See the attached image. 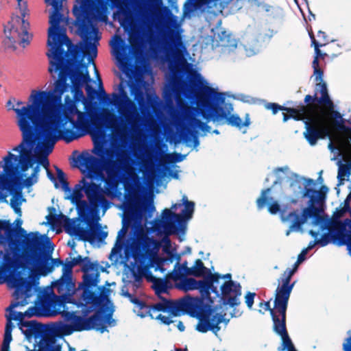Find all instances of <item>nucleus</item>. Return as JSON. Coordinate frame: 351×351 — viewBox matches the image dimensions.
<instances>
[{
    "label": "nucleus",
    "mask_w": 351,
    "mask_h": 351,
    "mask_svg": "<svg viewBox=\"0 0 351 351\" xmlns=\"http://www.w3.org/2000/svg\"><path fill=\"white\" fill-rule=\"evenodd\" d=\"M75 16V25L77 28L85 45L82 43L74 47L53 52L51 55L46 53L49 60V72L58 73V78L55 82L54 88L49 91L33 90L29 97V104L36 106H47L49 103L57 101V106L63 109L62 95L69 88L73 93L75 102L86 100L82 91L84 82H91L87 64L84 62V57L90 51L88 60L93 61L97 56V45L101 36L98 35L99 29L93 25L90 13L84 9L73 8Z\"/></svg>",
    "instance_id": "nucleus-1"
},
{
    "label": "nucleus",
    "mask_w": 351,
    "mask_h": 351,
    "mask_svg": "<svg viewBox=\"0 0 351 351\" xmlns=\"http://www.w3.org/2000/svg\"><path fill=\"white\" fill-rule=\"evenodd\" d=\"M57 101L47 106L28 104L21 109H16L17 125L21 132L22 141L12 149L18 155H10L8 158L18 160L17 167L22 170L29 169L36 163L35 152H52L54 145L59 140L69 143L82 134L64 128L69 119L67 112L60 109Z\"/></svg>",
    "instance_id": "nucleus-2"
},
{
    "label": "nucleus",
    "mask_w": 351,
    "mask_h": 351,
    "mask_svg": "<svg viewBox=\"0 0 351 351\" xmlns=\"http://www.w3.org/2000/svg\"><path fill=\"white\" fill-rule=\"evenodd\" d=\"M319 88L320 97H317V94L306 95L304 99L306 105H301L297 108L285 107L287 110H282L289 113V114L283 113L284 122L291 118L295 121H304L306 129L304 136L311 145H315L319 139L328 136L330 132L329 128L320 116L319 105L324 106L326 109L331 112L335 119H340L334 121L337 129L346 130L342 116L339 112L334 110L333 101L327 94L325 85L322 84Z\"/></svg>",
    "instance_id": "nucleus-3"
},
{
    "label": "nucleus",
    "mask_w": 351,
    "mask_h": 351,
    "mask_svg": "<svg viewBox=\"0 0 351 351\" xmlns=\"http://www.w3.org/2000/svg\"><path fill=\"white\" fill-rule=\"evenodd\" d=\"M188 79L189 84L186 90L189 96L195 99L199 113L208 122L213 121L220 125L226 123L238 129L250 125L249 114H245L243 121L238 114H230L233 108L231 106L226 109L222 106L226 100L223 93L206 86L201 74L196 70L191 69L188 71Z\"/></svg>",
    "instance_id": "nucleus-4"
},
{
    "label": "nucleus",
    "mask_w": 351,
    "mask_h": 351,
    "mask_svg": "<svg viewBox=\"0 0 351 351\" xmlns=\"http://www.w3.org/2000/svg\"><path fill=\"white\" fill-rule=\"evenodd\" d=\"M306 180V184L302 191V197H308L307 206L304 208L301 213L298 210H293L288 211V206H284L280 209V206L277 202L269 204L268 210L275 215L280 212V217L283 222L289 224V230L287 232V235L291 231L300 230L302 226L306 222L308 218L313 219V224L317 225L323 221L321 213L324 211L326 194L328 188L322 185L319 190L308 188V186L314 184L313 179L308 178Z\"/></svg>",
    "instance_id": "nucleus-5"
},
{
    "label": "nucleus",
    "mask_w": 351,
    "mask_h": 351,
    "mask_svg": "<svg viewBox=\"0 0 351 351\" xmlns=\"http://www.w3.org/2000/svg\"><path fill=\"white\" fill-rule=\"evenodd\" d=\"M93 152L99 158L83 152L75 159L79 167H84V169H81L82 173L86 171V176L91 180L104 178L101 165L106 168L110 167L112 162H116V165H124L129 161L128 154L125 152H120L115 154L114 150L105 147L102 143L95 142Z\"/></svg>",
    "instance_id": "nucleus-6"
},
{
    "label": "nucleus",
    "mask_w": 351,
    "mask_h": 351,
    "mask_svg": "<svg viewBox=\"0 0 351 351\" xmlns=\"http://www.w3.org/2000/svg\"><path fill=\"white\" fill-rule=\"evenodd\" d=\"M19 231L25 234L22 254L25 264L31 266L40 276H45L52 272L54 268L49 260L51 252L43 251V236L38 232L26 234V231L21 227Z\"/></svg>",
    "instance_id": "nucleus-7"
},
{
    "label": "nucleus",
    "mask_w": 351,
    "mask_h": 351,
    "mask_svg": "<svg viewBox=\"0 0 351 351\" xmlns=\"http://www.w3.org/2000/svg\"><path fill=\"white\" fill-rule=\"evenodd\" d=\"M10 155H14L11 152L3 158L0 161V168H3V171L0 173V189L10 190V193H14V195L10 200V206L14 211L19 215L21 213V205L23 201H25L22 197L21 180L24 176L23 173L28 169L22 170L21 167L18 166V160L9 158Z\"/></svg>",
    "instance_id": "nucleus-8"
},
{
    "label": "nucleus",
    "mask_w": 351,
    "mask_h": 351,
    "mask_svg": "<svg viewBox=\"0 0 351 351\" xmlns=\"http://www.w3.org/2000/svg\"><path fill=\"white\" fill-rule=\"evenodd\" d=\"M184 206L180 214L176 213L169 208H165L162 213V219H156L153 222V228L158 232H164L166 235H171L179 230V226L190 219L193 214L195 203L189 201L186 196L182 199Z\"/></svg>",
    "instance_id": "nucleus-9"
},
{
    "label": "nucleus",
    "mask_w": 351,
    "mask_h": 351,
    "mask_svg": "<svg viewBox=\"0 0 351 351\" xmlns=\"http://www.w3.org/2000/svg\"><path fill=\"white\" fill-rule=\"evenodd\" d=\"M51 5L54 9L53 12L50 16L49 23L51 26L48 29L47 46L49 47L46 53L51 55L53 52L64 50L63 45H66L67 49L73 48V45L66 34V29L60 26L62 14L60 12L62 8V3L61 0H52Z\"/></svg>",
    "instance_id": "nucleus-10"
},
{
    "label": "nucleus",
    "mask_w": 351,
    "mask_h": 351,
    "mask_svg": "<svg viewBox=\"0 0 351 351\" xmlns=\"http://www.w3.org/2000/svg\"><path fill=\"white\" fill-rule=\"evenodd\" d=\"M70 324L62 326L64 334L69 335L73 331H83L95 329L101 333L107 329V324L111 325L114 320L112 319V313L103 315L101 309H98L89 317H84L71 313L67 320Z\"/></svg>",
    "instance_id": "nucleus-11"
},
{
    "label": "nucleus",
    "mask_w": 351,
    "mask_h": 351,
    "mask_svg": "<svg viewBox=\"0 0 351 351\" xmlns=\"http://www.w3.org/2000/svg\"><path fill=\"white\" fill-rule=\"evenodd\" d=\"M22 15V19L16 16L4 27L5 38L3 40V45L5 48L16 50V44L23 48L29 45L32 38V35L27 31L29 23L24 19L25 14L23 13Z\"/></svg>",
    "instance_id": "nucleus-12"
},
{
    "label": "nucleus",
    "mask_w": 351,
    "mask_h": 351,
    "mask_svg": "<svg viewBox=\"0 0 351 351\" xmlns=\"http://www.w3.org/2000/svg\"><path fill=\"white\" fill-rule=\"evenodd\" d=\"M350 223V219H345L343 221L332 219L327 226H322V230L327 229L328 232L324 233L318 243L322 247L327 245L332 242L338 246L346 245L347 250L351 256V231L346 230V227Z\"/></svg>",
    "instance_id": "nucleus-13"
},
{
    "label": "nucleus",
    "mask_w": 351,
    "mask_h": 351,
    "mask_svg": "<svg viewBox=\"0 0 351 351\" xmlns=\"http://www.w3.org/2000/svg\"><path fill=\"white\" fill-rule=\"evenodd\" d=\"M119 94H112L114 104L117 106L119 114L130 127L131 130L135 132L140 126L141 116L136 104L128 97L122 83L119 84Z\"/></svg>",
    "instance_id": "nucleus-14"
},
{
    "label": "nucleus",
    "mask_w": 351,
    "mask_h": 351,
    "mask_svg": "<svg viewBox=\"0 0 351 351\" xmlns=\"http://www.w3.org/2000/svg\"><path fill=\"white\" fill-rule=\"evenodd\" d=\"M178 27L176 17L171 14L166 21V33L165 34V44L167 51L175 58L182 56L183 50L185 49L180 32L176 29Z\"/></svg>",
    "instance_id": "nucleus-15"
},
{
    "label": "nucleus",
    "mask_w": 351,
    "mask_h": 351,
    "mask_svg": "<svg viewBox=\"0 0 351 351\" xmlns=\"http://www.w3.org/2000/svg\"><path fill=\"white\" fill-rule=\"evenodd\" d=\"M116 162H112L110 167H106L105 169L108 174L106 178H96L104 182V195L114 198L118 195V180L117 174L120 171H127L130 169L129 161L124 165H116Z\"/></svg>",
    "instance_id": "nucleus-16"
},
{
    "label": "nucleus",
    "mask_w": 351,
    "mask_h": 351,
    "mask_svg": "<svg viewBox=\"0 0 351 351\" xmlns=\"http://www.w3.org/2000/svg\"><path fill=\"white\" fill-rule=\"evenodd\" d=\"M194 109L189 106H185L182 111L181 117L176 118V125L180 140L188 143L191 142V136L193 134V130L189 126V124L194 125L196 123V119L194 115Z\"/></svg>",
    "instance_id": "nucleus-17"
},
{
    "label": "nucleus",
    "mask_w": 351,
    "mask_h": 351,
    "mask_svg": "<svg viewBox=\"0 0 351 351\" xmlns=\"http://www.w3.org/2000/svg\"><path fill=\"white\" fill-rule=\"evenodd\" d=\"M12 286L15 288L14 297L16 301L10 304L9 309L27 304V298L30 296L29 292L32 289L31 283L27 278L21 277L19 275L12 276Z\"/></svg>",
    "instance_id": "nucleus-18"
},
{
    "label": "nucleus",
    "mask_w": 351,
    "mask_h": 351,
    "mask_svg": "<svg viewBox=\"0 0 351 351\" xmlns=\"http://www.w3.org/2000/svg\"><path fill=\"white\" fill-rule=\"evenodd\" d=\"M280 288L278 286L275 291V298L274 301V308L270 307V302H263L259 304L261 307H263L265 311H269L273 324H276V322L280 321V319H287V310L288 307V303L290 297L281 298L280 296Z\"/></svg>",
    "instance_id": "nucleus-19"
},
{
    "label": "nucleus",
    "mask_w": 351,
    "mask_h": 351,
    "mask_svg": "<svg viewBox=\"0 0 351 351\" xmlns=\"http://www.w3.org/2000/svg\"><path fill=\"white\" fill-rule=\"evenodd\" d=\"M130 93L134 96V100L136 101L139 109L143 112L146 110L154 100L152 94L146 92L145 82L143 80H136L128 84Z\"/></svg>",
    "instance_id": "nucleus-20"
},
{
    "label": "nucleus",
    "mask_w": 351,
    "mask_h": 351,
    "mask_svg": "<svg viewBox=\"0 0 351 351\" xmlns=\"http://www.w3.org/2000/svg\"><path fill=\"white\" fill-rule=\"evenodd\" d=\"M221 300L224 306L234 308L240 304L239 297L241 295L240 284L233 280L225 282L221 287Z\"/></svg>",
    "instance_id": "nucleus-21"
},
{
    "label": "nucleus",
    "mask_w": 351,
    "mask_h": 351,
    "mask_svg": "<svg viewBox=\"0 0 351 351\" xmlns=\"http://www.w3.org/2000/svg\"><path fill=\"white\" fill-rule=\"evenodd\" d=\"M158 243L153 237L146 234L138 237L134 246V256H138L142 259L152 258L156 254L155 249Z\"/></svg>",
    "instance_id": "nucleus-22"
},
{
    "label": "nucleus",
    "mask_w": 351,
    "mask_h": 351,
    "mask_svg": "<svg viewBox=\"0 0 351 351\" xmlns=\"http://www.w3.org/2000/svg\"><path fill=\"white\" fill-rule=\"evenodd\" d=\"M18 326L27 339L34 337L35 341L40 339L54 327L44 325L36 321H18Z\"/></svg>",
    "instance_id": "nucleus-23"
},
{
    "label": "nucleus",
    "mask_w": 351,
    "mask_h": 351,
    "mask_svg": "<svg viewBox=\"0 0 351 351\" xmlns=\"http://www.w3.org/2000/svg\"><path fill=\"white\" fill-rule=\"evenodd\" d=\"M225 315L216 313L211 315L210 312H204L198 316V323L196 326V330L200 332H206L211 330L217 332L220 330L219 324L223 321Z\"/></svg>",
    "instance_id": "nucleus-24"
},
{
    "label": "nucleus",
    "mask_w": 351,
    "mask_h": 351,
    "mask_svg": "<svg viewBox=\"0 0 351 351\" xmlns=\"http://www.w3.org/2000/svg\"><path fill=\"white\" fill-rule=\"evenodd\" d=\"M90 180V182H86L84 189V193L89 204L94 208H97L100 205L105 207L108 202L104 195V189L100 184L93 182L94 180Z\"/></svg>",
    "instance_id": "nucleus-25"
},
{
    "label": "nucleus",
    "mask_w": 351,
    "mask_h": 351,
    "mask_svg": "<svg viewBox=\"0 0 351 351\" xmlns=\"http://www.w3.org/2000/svg\"><path fill=\"white\" fill-rule=\"evenodd\" d=\"M199 299L186 297L178 300H168V312L177 316L180 312L187 313L197 309V302Z\"/></svg>",
    "instance_id": "nucleus-26"
},
{
    "label": "nucleus",
    "mask_w": 351,
    "mask_h": 351,
    "mask_svg": "<svg viewBox=\"0 0 351 351\" xmlns=\"http://www.w3.org/2000/svg\"><path fill=\"white\" fill-rule=\"evenodd\" d=\"M62 266V275L55 283V287L57 289L59 293L64 290H67L69 292L73 289L75 286V284L72 282L73 265L66 258L65 263H63Z\"/></svg>",
    "instance_id": "nucleus-27"
},
{
    "label": "nucleus",
    "mask_w": 351,
    "mask_h": 351,
    "mask_svg": "<svg viewBox=\"0 0 351 351\" xmlns=\"http://www.w3.org/2000/svg\"><path fill=\"white\" fill-rule=\"evenodd\" d=\"M23 251L20 249L14 250V255L10 253H5L3 256V261L1 267L5 271L15 270L19 268H24L25 263L22 257Z\"/></svg>",
    "instance_id": "nucleus-28"
},
{
    "label": "nucleus",
    "mask_w": 351,
    "mask_h": 351,
    "mask_svg": "<svg viewBox=\"0 0 351 351\" xmlns=\"http://www.w3.org/2000/svg\"><path fill=\"white\" fill-rule=\"evenodd\" d=\"M299 264L295 263L292 269H287L282 275V277L278 280L279 285H278L280 290V296L281 298H287V297H290L292 289L294 286L293 283H290L293 274L296 272L298 269Z\"/></svg>",
    "instance_id": "nucleus-29"
},
{
    "label": "nucleus",
    "mask_w": 351,
    "mask_h": 351,
    "mask_svg": "<svg viewBox=\"0 0 351 351\" xmlns=\"http://www.w3.org/2000/svg\"><path fill=\"white\" fill-rule=\"evenodd\" d=\"M170 258L169 261L172 262L173 258H176L177 260V263L174 266V269L171 272L168 273L166 275V278L169 279H171L173 281L176 282L184 276H188L187 272L188 269H190V267H188L187 261H185L182 263L180 264V256L177 254H173L171 252H169Z\"/></svg>",
    "instance_id": "nucleus-30"
},
{
    "label": "nucleus",
    "mask_w": 351,
    "mask_h": 351,
    "mask_svg": "<svg viewBox=\"0 0 351 351\" xmlns=\"http://www.w3.org/2000/svg\"><path fill=\"white\" fill-rule=\"evenodd\" d=\"M82 241H88L92 243L95 241L103 242L108 236V232L101 230V226L99 223H96L94 226H90V229L85 228Z\"/></svg>",
    "instance_id": "nucleus-31"
},
{
    "label": "nucleus",
    "mask_w": 351,
    "mask_h": 351,
    "mask_svg": "<svg viewBox=\"0 0 351 351\" xmlns=\"http://www.w3.org/2000/svg\"><path fill=\"white\" fill-rule=\"evenodd\" d=\"M99 291H93L91 289L82 291V299L86 304H90L93 309L99 308L104 300L102 292L105 290L104 287H99Z\"/></svg>",
    "instance_id": "nucleus-32"
},
{
    "label": "nucleus",
    "mask_w": 351,
    "mask_h": 351,
    "mask_svg": "<svg viewBox=\"0 0 351 351\" xmlns=\"http://www.w3.org/2000/svg\"><path fill=\"white\" fill-rule=\"evenodd\" d=\"M286 319L283 317L280 319V321H276V324H273V330L280 336L282 339L281 350H288L294 347L287 330ZM276 320L278 319H276Z\"/></svg>",
    "instance_id": "nucleus-33"
},
{
    "label": "nucleus",
    "mask_w": 351,
    "mask_h": 351,
    "mask_svg": "<svg viewBox=\"0 0 351 351\" xmlns=\"http://www.w3.org/2000/svg\"><path fill=\"white\" fill-rule=\"evenodd\" d=\"M234 0H191L193 10H199L203 8H216L220 11L228 8L229 4Z\"/></svg>",
    "instance_id": "nucleus-34"
},
{
    "label": "nucleus",
    "mask_w": 351,
    "mask_h": 351,
    "mask_svg": "<svg viewBox=\"0 0 351 351\" xmlns=\"http://www.w3.org/2000/svg\"><path fill=\"white\" fill-rule=\"evenodd\" d=\"M104 121L106 128L110 129L112 132L120 137L124 136L128 134L129 129L125 127H121L119 124V118L114 114L108 112L104 117Z\"/></svg>",
    "instance_id": "nucleus-35"
},
{
    "label": "nucleus",
    "mask_w": 351,
    "mask_h": 351,
    "mask_svg": "<svg viewBox=\"0 0 351 351\" xmlns=\"http://www.w3.org/2000/svg\"><path fill=\"white\" fill-rule=\"evenodd\" d=\"M197 287V289L199 290L200 293V298H195L200 300L199 302H197V308H198L199 306L202 304L204 300H206L210 302H213L210 297V291L213 292V287L205 278L199 280Z\"/></svg>",
    "instance_id": "nucleus-36"
},
{
    "label": "nucleus",
    "mask_w": 351,
    "mask_h": 351,
    "mask_svg": "<svg viewBox=\"0 0 351 351\" xmlns=\"http://www.w3.org/2000/svg\"><path fill=\"white\" fill-rule=\"evenodd\" d=\"M73 266L80 265L81 270L83 273L90 272V271H95L98 264L97 263L91 262L88 256L82 257L81 255L72 258L71 261Z\"/></svg>",
    "instance_id": "nucleus-37"
},
{
    "label": "nucleus",
    "mask_w": 351,
    "mask_h": 351,
    "mask_svg": "<svg viewBox=\"0 0 351 351\" xmlns=\"http://www.w3.org/2000/svg\"><path fill=\"white\" fill-rule=\"evenodd\" d=\"M93 271L94 272L93 274H88L89 272L84 273L83 281L80 284L82 291L84 289H91L93 287H96L99 282V273L97 269Z\"/></svg>",
    "instance_id": "nucleus-38"
},
{
    "label": "nucleus",
    "mask_w": 351,
    "mask_h": 351,
    "mask_svg": "<svg viewBox=\"0 0 351 351\" xmlns=\"http://www.w3.org/2000/svg\"><path fill=\"white\" fill-rule=\"evenodd\" d=\"M63 227L68 234L70 235L75 234L79 237L80 239L82 240L84 235L82 230H85V228L80 227L79 224L76 223L75 219H71L66 216Z\"/></svg>",
    "instance_id": "nucleus-39"
},
{
    "label": "nucleus",
    "mask_w": 351,
    "mask_h": 351,
    "mask_svg": "<svg viewBox=\"0 0 351 351\" xmlns=\"http://www.w3.org/2000/svg\"><path fill=\"white\" fill-rule=\"evenodd\" d=\"M162 16L161 8L152 6L141 12V17L144 23H149L158 19Z\"/></svg>",
    "instance_id": "nucleus-40"
},
{
    "label": "nucleus",
    "mask_w": 351,
    "mask_h": 351,
    "mask_svg": "<svg viewBox=\"0 0 351 351\" xmlns=\"http://www.w3.org/2000/svg\"><path fill=\"white\" fill-rule=\"evenodd\" d=\"M4 230L5 236L10 245H14L16 241L14 237L16 234V229L9 220L0 219V231Z\"/></svg>",
    "instance_id": "nucleus-41"
},
{
    "label": "nucleus",
    "mask_w": 351,
    "mask_h": 351,
    "mask_svg": "<svg viewBox=\"0 0 351 351\" xmlns=\"http://www.w3.org/2000/svg\"><path fill=\"white\" fill-rule=\"evenodd\" d=\"M209 272V269L206 267L201 259L195 260L193 267L188 269L187 275L195 277H202L206 275Z\"/></svg>",
    "instance_id": "nucleus-42"
},
{
    "label": "nucleus",
    "mask_w": 351,
    "mask_h": 351,
    "mask_svg": "<svg viewBox=\"0 0 351 351\" xmlns=\"http://www.w3.org/2000/svg\"><path fill=\"white\" fill-rule=\"evenodd\" d=\"M35 156L36 160V162H38L39 164H41L47 169V177L50 180L54 182L55 187L58 188V184L56 182V178L53 173L48 169L49 162L47 159V155L45 152H35Z\"/></svg>",
    "instance_id": "nucleus-43"
},
{
    "label": "nucleus",
    "mask_w": 351,
    "mask_h": 351,
    "mask_svg": "<svg viewBox=\"0 0 351 351\" xmlns=\"http://www.w3.org/2000/svg\"><path fill=\"white\" fill-rule=\"evenodd\" d=\"M121 71L128 77L134 73V65L129 61L128 56L120 54L117 56Z\"/></svg>",
    "instance_id": "nucleus-44"
},
{
    "label": "nucleus",
    "mask_w": 351,
    "mask_h": 351,
    "mask_svg": "<svg viewBox=\"0 0 351 351\" xmlns=\"http://www.w3.org/2000/svg\"><path fill=\"white\" fill-rule=\"evenodd\" d=\"M217 46L230 48L236 46L234 40L232 38V35L227 33L226 31H221L218 34Z\"/></svg>",
    "instance_id": "nucleus-45"
},
{
    "label": "nucleus",
    "mask_w": 351,
    "mask_h": 351,
    "mask_svg": "<svg viewBox=\"0 0 351 351\" xmlns=\"http://www.w3.org/2000/svg\"><path fill=\"white\" fill-rule=\"evenodd\" d=\"M77 120L75 121L72 116L67 113L68 119H69V123L72 125V128H75L77 130H81L86 127L87 124V117L84 112H80L77 114Z\"/></svg>",
    "instance_id": "nucleus-46"
},
{
    "label": "nucleus",
    "mask_w": 351,
    "mask_h": 351,
    "mask_svg": "<svg viewBox=\"0 0 351 351\" xmlns=\"http://www.w3.org/2000/svg\"><path fill=\"white\" fill-rule=\"evenodd\" d=\"M180 282L178 285V287L184 291H189L191 290H196L199 280H195L193 278H186L184 276L180 280Z\"/></svg>",
    "instance_id": "nucleus-47"
},
{
    "label": "nucleus",
    "mask_w": 351,
    "mask_h": 351,
    "mask_svg": "<svg viewBox=\"0 0 351 351\" xmlns=\"http://www.w3.org/2000/svg\"><path fill=\"white\" fill-rule=\"evenodd\" d=\"M66 217V215L60 213L58 215H48L46 217V219H47L48 223L51 226V227L55 228L63 226L64 224V220Z\"/></svg>",
    "instance_id": "nucleus-48"
},
{
    "label": "nucleus",
    "mask_w": 351,
    "mask_h": 351,
    "mask_svg": "<svg viewBox=\"0 0 351 351\" xmlns=\"http://www.w3.org/2000/svg\"><path fill=\"white\" fill-rule=\"evenodd\" d=\"M165 279L157 278L152 282V288L155 291L157 295H160L162 293L167 292V280Z\"/></svg>",
    "instance_id": "nucleus-49"
},
{
    "label": "nucleus",
    "mask_w": 351,
    "mask_h": 351,
    "mask_svg": "<svg viewBox=\"0 0 351 351\" xmlns=\"http://www.w3.org/2000/svg\"><path fill=\"white\" fill-rule=\"evenodd\" d=\"M271 189L267 188L261 191L260 197L256 199V206L258 210H261L272 199V197H269L267 195L270 192Z\"/></svg>",
    "instance_id": "nucleus-50"
},
{
    "label": "nucleus",
    "mask_w": 351,
    "mask_h": 351,
    "mask_svg": "<svg viewBox=\"0 0 351 351\" xmlns=\"http://www.w3.org/2000/svg\"><path fill=\"white\" fill-rule=\"evenodd\" d=\"M54 167L56 169L57 177L60 183L61 184L62 190L64 192H71L69 184V182L67 181L65 173L61 169H60L57 166H55Z\"/></svg>",
    "instance_id": "nucleus-51"
},
{
    "label": "nucleus",
    "mask_w": 351,
    "mask_h": 351,
    "mask_svg": "<svg viewBox=\"0 0 351 351\" xmlns=\"http://www.w3.org/2000/svg\"><path fill=\"white\" fill-rule=\"evenodd\" d=\"M313 72H314V75H315V80L316 82H319L316 83V84H315V94L317 95V92H319L321 94L319 86L322 84H323L325 85L327 94L328 95L326 83L325 82H324L323 79H322L323 75H324L323 71L322 70V69L319 68V69H315V70H313Z\"/></svg>",
    "instance_id": "nucleus-52"
},
{
    "label": "nucleus",
    "mask_w": 351,
    "mask_h": 351,
    "mask_svg": "<svg viewBox=\"0 0 351 351\" xmlns=\"http://www.w3.org/2000/svg\"><path fill=\"white\" fill-rule=\"evenodd\" d=\"M351 171V162L348 164H341L339 165L338 170V180H339V185L343 184L344 180V178L346 176H349Z\"/></svg>",
    "instance_id": "nucleus-53"
},
{
    "label": "nucleus",
    "mask_w": 351,
    "mask_h": 351,
    "mask_svg": "<svg viewBox=\"0 0 351 351\" xmlns=\"http://www.w3.org/2000/svg\"><path fill=\"white\" fill-rule=\"evenodd\" d=\"M75 204L76 205L77 213L80 217L83 218H86L88 217L90 213V206L86 201L82 200L75 203Z\"/></svg>",
    "instance_id": "nucleus-54"
},
{
    "label": "nucleus",
    "mask_w": 351,
    "mask_h": 351,
    "mask_svg": "<svg viewBox=\"0 0 351 351\" xmlns=\"http://www.w3.org/2000/svg\"><path fill=\"white\" fill-rule=\"evenodd\" d=\"M12 314L14 315L15 321H25V317H32L36 315V308L34 306L29 307L24 313L16 312L13 310Z\"/></svg>",
    "instance_id": "nucleus-55"
},
{
    "label": "nucleus",
    "mask_w": 351,
    "mask_h": 351,
    "mask_svg": "<svg viewBox=\"0 0 351 351\" xmlns=\"http://www.w3.org/2000/svg\"><path fill=\"white\" fill-rule=\"evenodd\" d=\"M184 156L179 153L167 154L162 158V162L164 165L172 164L180 162L183 160Z\"/></svg>",
    "instance_id": "nucleus-56"
},
{
    "label": "nucleus",
    "mask_w": 351,
    "mask_h": 351,
    "mask_svg": "<svg viewBox=\"0 0 351 351\" xmlns=\"http://www.w3.org/2000/svg\"><path fill=\"white\" fill-rule=\"evenodd\" d=\"M221 278V276L218 273L211 274L210 271L206 273L204 278L208 281V282L213 287V293L218 295V291L217 287L214 286L215 282H217Z\"/></svg>",
    "instance_id": "nucleus-57"
},
{
    "label": "nucleus",
    "mask_w": 351,
    "mask_h": 351,
    "mask_svg": "<svg viewBox=\"0 0 351 351\" xmlns=\"http://www.w3.org/2000/svg\"><path fill=\"white\" fill-rule=\"evenodd\" d=\"M69 292L70 291L68 292L66 290V292L65 293H62V296L53 295V298L49 301L50 306L54 308H58V309H60L64 306L65 302L64 295L66 294H69Z\"/></svg>",
    "instance_id": "nucleus-58"
},
{
    "label": "nucleus",
    "mask_w": 351,
    "mask_h": 351,
    "mask_svg": "<svg viewBox=\"0 0 351 351\" xmlns=\"http://www.w3.org/2000/svg\"><path fill=\"white\" fill-rule=\"evenodd\" d=\"M14 308L9 309V306L7 308V311H10L9 315H7V322L5 327V333H12V330L14 328V325L12 323V320H14V315L12 314Z\"/></svg>",
    "instance_id": "nucleus-59"
},
{
    "label": "nucleus",
    "mask_w": 351,
    "mask_h": 351,
    "mask_svg": "<svg viewBox=\"0 0 351 351\" xmlns=\"http://www.w3.org/2000/svg\"><path fill=\"white\" fill-rule=\"evenodd\" d=\"M90 82H84V87L85 88L87 97L90 100H93L97 97V91L90 84Z\"/></svg>",
    "instance_id": "nucleus-60"
},
{
    "label": "nucleus",
    "mask_w": 351,
    "mask_h": 351,
    "mask_svg": "<svg viewBox=\"0 0 351 351\" xmlns=\"http://www.w3.org/2000/svg\"><path fill=\"white\" fill-rule=\"evenodd\" d=\"M162 302H158L152 306V308L157 311L168 312V300L160 297Z\"/></svg>",
    "instance_id": "nucleus-61"
},
{
    "label": "nucleus",
    "mask_w": 351,
    "mask_h": 351,
    "mask_svg": "<svg viewBox=\"0 0 351 351\" xmlns=\"http://www.w3.org/2000/svg\"><path fill=\"white\" fill-rule=\"evenodd\" d=\"M130 43L131 45L130 51L136 53L140 49V38L138 36H131L130 38Z\"/></svg>",
    "instance_id": "nucleus-62"
},
{
    "label": "nucleus",
    "mask_w": 351,
    "mask_h": 351,
    "mask_svg": "<svg viewBox=\"0 0 351 351\" xmlns=\"http://www.w3.org/2000/svg\"><path fill=\"white\" fill-rule=\"evenodd\" d=\"M265 108L272 112L273 114H276L279 110H286L285 106H280L277 103L267 102L265 104Z\"/></svg>",
    "instance_id": "nucleus-63"
},
{
    "label": "nucleus",
    "mask_w": 351,
    "mask_h": 351,
    "mask_svg": "<svg viewBox=\"0 0 351 351\" xmlns=\"http://www.w3.org/2000/svg\"><path fill=\"white\" fill-rule=\"evenodd\" d=\"M12 340V333L4 332L1 351H10V343Z\"/></svg>",
    "instance_id": "nucleus-64"
}]
</instances>
